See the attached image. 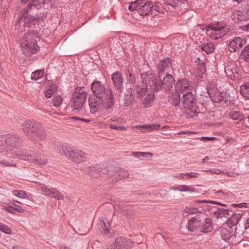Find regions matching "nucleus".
Returning a JSON list of instances; mask_svg holds the SVG:
<instances>
[{"label":"nucleus","instance_id":"58","mask_svg":"<svg viewBox=\"0 0 249 249\" xmlns=\"http://www.w3.org/2000/svg\"><path fill=\"white\" fill-rule=\"evenodd\" d=\"M198 67H199V69L200 70V71L202 73H203L205 72V69L204 68V67L203 65H200L198 66Z\"/></svg>","mask_w":249,"mask_h":249},{"label":"nucleus","instance_id":"20","mask_svg":"<svg viewBox=\"0 0 249 249\" xmlns=\"http://www.w3.org/2000/svg\"><path fill=\"white\" fill-rule=\"evenodd\" d=\"M213 229V224L211 218H206L203 222L201 221V226L199 231L200 232L207 233L211 232Z\"/></svg>","mask_w":249,"mask_h":249},{"label":"nucleus","instance_id":"40","mask_svg":"<svg viewBox=\"0 0 249 249\" xmlns=\"http://www.w3.org/2000/svg\"><path fill=\"white\" fill-rule=\"evenodd\" d=\"M3 209L11 213H14L15 211H16L19 213H22L23 212V209L20 207L14 208L11 206H6L4 207Z\"/></svg>","mask_w":249,"mask_h":249},{"label":"nucleus","instance_id":"9","mask_svg":"<svg viewBox=\"0 0 249 249\" xmlns=\"http://www.w3.org/2000/svg\"><path fill=\"white\" fill-rule=\"evenodd\" d=\"M133 246L134 243L130 239L120 237L107 249H131Z\"/></svg>","mask_w":249,"mask_h":249},{"label":"nucleus","instance_id":"57","mask_svg":"<svg viewBox=\"0 0 249 249\" xmlns=\"http://www.w3.org/2000/svg\"><path fill=\"white\" fill-rule=\"evenodd\" d=\"M215 139V137H203L201 138V140L204 141L205 140L212 141Z\"/></svg>","mask_w":249,"mask_h":249},{"label":"nucleus","instance_id":"4","mask_svg":"<svg viewBox=\"0 0 249 249\" xmlns=\"http://www.w3.org/2000/svg\"><path fill=\"white\" fill-rule=\"evenodd\" d=\"M36 35V32L34 30H29L21 41L20 45L23 53L26 56L39 51V47L35 39Z\"/></svg>","mask_w":249,"mask_h":249},{"label":"nucleus","instance_id":"33","mask_svg":"<svg viewBox=\"0 0 249 249\" xmlns=\"http://www.w3.org/2000/svg\"><path fill=\"white\" fill-rule=\"evenodd\" d=\"M241 94L245 98L249 99V82H246L240 86Z\"/></svg>","mask_w":249,"mask_h":249},{"label":"nucleus","instance_id":"11","mask_svg":"<svg viewBox=\"0 0 249 249\" xmlns=\"http://www.w3.org/2000/svg\"><path fill=\"white\" fill-rule=\"evenodd\" d=\"M210 202L207 200H196L194 202L193 206L187 207L185 212L191 214L202 213L206 207L205 204Z\"/></svg>","mask_w":249,"mask_h":249},{"label":"nucleus","instance_id":"24","mask_svg":"<svg viewBox=\"0 0 249 249\" xmlns=\"http://www.w3.org/2000/svg\"><path fill=\"white\" fill-rule=\"evenodd\" d=\"M160 125L159 124L137 125L135 126L136 128L142 129V130H141V132L143 133L151 132L154 130H157L160 128Z\"/></svg>","mask_w":249,"mask_h":249},{"label":"nucleus","instance_id":"23","mask_svg":"<svg viewBox=\"0 0 249 249\" xmlns=\"http://www.w3.org/2000/svg\"><path fill=\"white\" fill-rule=\"evenodd\" d=\"M135 95L134 89L130 88L128 89L124 96V104L126 106H128L135 101Z\"/></svg>","mask_w":249,"mask_h":249},{"label":"nucleus","instance_id":"49","mask_svg":"<svg viewBox=\"0 0 249 249\" xmlns=\"http://www.w3.org/2000/svg\"><path fill=\"white\" fill-rule=\"evenodd\" d=\"M199 174L196 172H190L185 173V179L197 178Z\"/></svg>","mask_w":249,"mask_h":249},{"label":"nucleus","instance_id":"53","mask_svg":"<svg viewBox=\"0 0 249 249\" xmlns=\"http://www.w3.org/2000/svg\"><path fill=\"white\" fill-rule=\"evenodd\" d=\"M223 102L222 103L223 105L225 104V106H228L231 103V100L230 97L228 96L226 94V96H223Z\"/></svg>","mask_w":249,"mask_h":249},{"label":"nucleus","instance_id":"8","mask_svg":"<svg viewBox=\"0 0 249 249\" xmlns=\"http://www.w3.org/2000/svg\"><path fill=\"white\" fill-rule=\"evenodd\" d=\"M181 102L184 108H187L194 114L198 112V109L197 107V99L196 95L192 92H188L184 94L181 98Z\"/></svg>","mask_w":249,"mask_h":249},{"label":"nucleus","instance_id":"13","mask_svg":"<svg viewBox=\"0 0 249 249\" xmlns=\"http://www.w3.org/2000/svg\"><path fill=\"white\" fill-rule=\"evenodd\" d=\"M40 190L46 196H50L58 200H62L64 198V195L55 188H50L46 185L42 184L40 186Z\"/></svg>","mask_w":249,"mask_h":249},{"label":"nucleus","instance_id":"2","mask_svg":"<svg viewBox=\"0 0 249 249\" xmlns=\"http://www.w3.org/2000/svg\"><path fill=\"white\" fill-rule=\"evenodd\" d=\"M91 89L94 96L97 98L104 99L106 106H110L114 103L115 98L113 91L110 88H106L105 84L100 81L95 80L91 84Z\"/></svg>","mask_w":249,"mask_h":249},{"label":"nucleus","instance_id":"26","mask_svg":"<svg viewBox=\"0 0 249 249\" xmlns=\"http://www.w3.org/2000/svg\"><path fill=\"white\" fill-rule=\"evenodd\" d=\"M155 95L152 91H149L145 95L144 98L142 102V105L144 107H149L152 106L154 101Z\"/></svg>","mask_w":249,"mask_h":249},{"label":"nucleus","instance_id":"46","mask_svg":"<svg viewBox=\"0 0 249 249\" xmlns=\"http://www.w3.org/2000/svg\"><path fill=\"white\" fill-rule=\"evenodd\" d=\"M0 230L7 234H10L11 233V229L7 225L3 224L0 222Z\"/></svg>","mask_w":249,"mask_h":249},{"label":"nucleus","instance_id":"31","mask_svg":"<svg viewBox=\"0 0 249 249\" xmlns=\"http://www.w3.org/2000/svg\"><path fill=\"white\" fill-rule=\"evenodd\" d=\"M245 116V114H244L240 111H234L231 113V118L234 120H236L237 122H240L246 119Z\"/></svg>","mask_w":249,"mask_h":249},{"label":"nucleus","instance_id":"16","mask_svg":"<svg viewBox=\"0 0 249 249\" xmlns=\"http://www.w3.org/2000/svg\"><path fill=\"white\" fill-rule=\"evenodd\" d=\"M228 219L226 221V223L229 226L230 229L233 226H235V232L239 233V231H237V224L239 220L242 218V214L240 213H234L232 211V213L231 215H229Z\"/></svg>","mask_w":249,"mask_h":249},{"label":"nucleus","instance_id":"22","mask_svg":"<svg viewBox=\"0 0 249 249\" xmlns=\"http://www.w3.org/2000/svg\"><path fill=\"white\" fill-rule=\"evenodd\" d=\"M135 89L137 97L139 99H142L147 94V86L146 83L142 82L138 84Z\"/></svg>","mask_w":249,"mask_h":249},{"label":"nucleus","instance_id":"18","mask_svg":"<svg viewBox=\"0 0 249 249\" xmlns=\"http://www.w3.org/2000/svg\"><path fill=\"white\" fill-rule=\"evenodd\" d=\"M154 8V5L151 1H144L138 9V13L142 16L149 15Z\"/></svg>","mask_w":249,"mask_h":249},{"label":"nucleus","instance_id":"44","mask_svg":"<svg viewBox=\"0 0 249 249\" xmlns=\"http://www.w3.org/2000/svg\"><path fill=\"white\" fill-rule=\"evenodd\" d=\"M173 189L174 190H178L181 192H188L191 191V188L185 185H180L174 187H173Z\"/></svg>","mask_w":249,"mask_h":249},{"label":"nucleus","instance_id":"15","mask_svg":"<svg viewBox=\"0 0 249 249\" xmlns=\"http://www.w3.org/2000/svg\"><path fill=\"white\" fill-rule=\"evenodd\" d=\"M246 43L244 37H236L229 43V50L231 52H235L240 50Z\"/></svg>","mask_w":249,"mask_h":249},{"label":"nucleus","instance_id":"5","mask_svg":"<svg viewBox=\"0 0 249 249\" xmlns=\"http://www.w3.org/2000/svg\"><path fill=\"white\" fill-rule=\"evenodd\" d=\"M55 149L60 154L64 155L77 163L84 161L87 159V154L81 151L75 152L72 148L62 145H57Z\"/></svg>","mask_w":249,"mask_h":249},{"label":"nucleus","instance_id":"17","mask_svg":"<svg viewBox=\"0 0 249 249\" xmlns=\"http://www.w3.org/2000/svg\"><path fill=\"white\" fill-rule=\"evenodd\" d=\"M201 221H202V218L198 215L193 217L188 222L187 228L188 231L191 232L196 231L197 230L199 231Z\"/></svg>","mask_w":249,"mask_h":249},{"label":"nucleus","instance_id":"29","mask_svg":"<svg viewBox=\"0 0 249 249\" xmlns=\"http://www.w3.org/2000/svg\"><path fill=\"white\" fill-rule=\"evenodd\" d=\"M118 209L120 210L123 215H127L130 217H132L131 211V207L124 203L119 204L117 205Z\"/></svg>","mask_w":249,"mask_h":249},{"label":"nucleus","instance_id":"27","mask_svg":"<svg viewBox=\"0 0 249 249\" xmlns=\"http://www.w3.org/2000/svg\"><path fill=\"white\" fill-rule=\"evenodd\" d=\"M168 102L172 106H178L180 103V97L178 93L176 91L172 92L168 96Z\"/></svg>","mask_w":249,"mask_h":249},{"label":"nucleus","instance_id":"35","mask_svg":"<svg viewBox=\"0 0 249 249\" xmlns=\"http://www.w3.org/2000/svg\"><path fill=\"white\" fill-rule=\"evenodd\" d=\"M144 1V0H137L131 2L129 5L128 9L130 11H133L136 10H138L140 5L142 4Z\"/></svg>","mask_w":249,"mask_h":249},{"label":"nucleus","instance_id":"37","mask_svg":"<svg viewBox=\"0 0 249 249\" xmlns=\"http://www.w3.org/2000/svg\"><path fill=\"white\" fill-rule=\"evenodd\" d=\"M44 75V71L43 70H36L32 72L31 74V79L34 80H37L41 79Z\"/></svg>","mask_w":249,"mask_h":249},{"label":"nucleus","instance_id":"36","mask_svg":"<svg viewBox=\"0 0 249 249\" xmlns=\"http://www.w3.org/2000/svg\"><path fill=\"white\" fill-rule=\"evenodd\" d=\"M240 56L242 59L249 62V45L246 46L242 51Z\"/></svg>","mask_w":249,"mask_h":249},{"label":"nucleus","instance_id":"21","mask_svg":"<svg viewBox=\"0 0 249 249\" xmlns=\"http://www.w3.org/2000/svg\"><path fill=\"white\" fill-rule=\"evenodd\" d=\"M190 82L186 78L179 80L176 84V90L180 92H184L186 89H190Z\"/></svg>","mask_w":249,"mask_h":249},{"label":"nucleus","instance_id":"28","mask_svg":"<svg viewBox=\"0 0 249 249\" xmlns=\"http://www.w3.org/2000/svg\"><path fill=\"white\" fill-rule=\"evenodd\" d=\"M210 98L212 101L217 103H222L223 102V96H226L225 92L216 91L214 94H210Z\"/></svg>","mask_w":249,"mask_h":249},{"label":"nucleus","instance_id":"60","mask_svg":"<svg viewBox=\"0 0 249 249\" xmlns=\"http://www.w3.org/2000/svg\"><path fill=\"white\" fill-rule=\"evenodd\" d=\"M209 171L211 172V173H214V174H217L219 173V172L218 170L214 169H210Z\"/></svg>","mask_w":249,"mask_h":249},{"label":"nucleus","instance_id":"56","mask_svg":"<svg viewBox=\"0 0 249 249\" xmlns=\"http://www.w3.org/2000/svg\"><path fill=\"white\" fill-rule=\"evenodd\" d=\"M154 8L155 10L160 11V10H161V5L158 2H155V5H154Z\"/></svg>","mask_w":249,"mask_h":249},{"label":"nucleus","instance_id":"59","mask_svg":"<svg viewBox=\"0 0 249 249\" xmlns=\"http://www.w3.org/2000/svg\"><path fill=\"white\" fill-rule=\"evenodd\" d=\"M213 191L214 192L215 194L217 195L218 196H221V195L224 194V193L221 190L217 191H215V190H213Z\"/></svg>","mask_w":249,"mask_h":249},{"label":"nucleus","instance_id":"63","mask_svg":"<svg viewBox=\"0 0 249 249\" xmlns=\"http://www.w3.org/2000/svg\"><path fill=\"white\" fill-rule=\"evenodd\" d=\"M60 249H70V248L68 247H67L65 245H61L60 247Z\"/></svg>","mask_w":249,"mask_h":249},{"label":"nucleus","instance_id":"25","mask_svg":"<svg viewBox=\"0 0 249 249\" xmlns=\"http://www.w3.org/2000/svg\"><path fill=\"white\" fill-rule=\"evenodd\" d=\"M232 213V211L227 208H219L213 212V215L217 218L228 217Z\"/></svg>","mask_w":249,"mask_h":249},{"label":"nucleus","instance_id":"61","mask_svg":"<svg viewBox=\"0 0 249 249\" xmlns=\"http://www.w3.org/2000/svg\"><path fill=\"white\" fill-rule=\"evenodd\" d=\"M185 177V173H181L178 175V178L179 179H186Z\"/></svg>","mask_w":249,"mask_h":249},{"label":"nucleus","instance_id":"62","mask_svg":"<svg viewBox=\"0 0 249 249\" xmlns=\"http://www.w3.org/2000/svg\"><path fill=\"white\" fill-rule=\"evenodd\" d=\"M75 118L77 119V120H81L82 121H84V122H89V120H87V119H83V118H77V117Z\"/></svg>","mask_w":249,"mask_h":249},{"label":"nucleus","instance_id":"30","mask_svg":"<svg viewBox=\"0 0 249 249\" xmlns=\"http://www.w3.org/2000/svg\"><path fill=\"white\" fill-rule=\"evenodd\" d=\"M233 236L232 232L231 229L223 228L221 231V236L222 239L227 242H229Z\"/></svg>","mask_w":249,"mask_h":249},{"label":"nucleus","instance_id":"51","mask_svg":"<svg viewBox=\"0 0 249 249\" xmlns=\"http://www.w3.org/2000/svg\"><path fill=\"white\" fill-rule=\"evenodd\" d=\"M244 221L245 231L243 232V233H244L245 232H246L247 233H249V217L247 219L245 218Z\"/></svg>","mask_w":249,"mask_h":249},{"label":"nucleus","instance_id":"64","mask_svg":"<svg viewBox=\"0 0 249 249\" xmlns=\"http://www.w3.org/2000/svg\"><path fill=\"white\" fill-rule=\"evenodd\" d=\"M210 158L209 156H206L204 158H203L202 159V162L203 163H204L205 162V160H209Z\"/></svg>","mask_w":249,"mask_h":249},{"label":"nucleus","instance_id":"19","mask_svg":"<svg viewBox=\"0 0 249 249\" xmlns=\"http://www.w3.org/2000/svg\"><path fill=\"white\" fill-rule=\"evenodd\" d=\"M174 81V78L171 74H166L161 82L163 89L166 92L171 91Z\"/></svg>","mask_w":249,"mask_h":249},{"label":"nucleus","instance_id":"43","mask_svg":"<svg viewBox=\"0 0 249 249\" xmlns=\"http://www.w3.org/2000/svg\"><path fill=\"white\" fill-rule=\"evenodd\" d=\"M63 101V99L60 95H57L53 97V105L55 107H58L61 105Z\"/></svg>","mask_w":249,"mask_h":249},{"label":"nucleus","instance_id":"52","mask_svg":"<svg viewBox=\"0 0 249 249\" xmlns=\"http://www.w3.org/2000/svg\"><path fill=\"white\" fill-rule=\"evenodd\" d=\"M127 79L129 82L133 83L135 82V76L130 71L127 73Z\"/></svg>","mask_w":249,"mask_h":249},{"label":"nucleus","instance_id":"12","mask_svg":"<svg viewBox=\"0 0 249 249\" xmlns=\"http://www.w3.org/2000/svg\"><path fill=\"white\" fill-rule=\"evenodd\" d=\"M171 65V59L169 57H166L161 59L156 66L159 77L163 76L165 72H168Z\"/></svg>","mask_w":249,"mask_h":249},{"label":"nucleus","instance_id":"38","mask_svg":"<svg viewBox=\"0 0 249 249\" xmlns=\"http://www.w3.org/2000/svg\"><path fill=\"white\" fill-rule=\"evenodd\" d=\"M18 158L20 159L25 160H28L32 162H33L34 160V156L31 154H29L28 153H21L19 154L18 155Z\"/></svg>","mask_w":249,"mask_h":249},{"label":"nucleus","instance_id":"3","mask_svg":"<svg viewBox=\"0 0 249 249\" xmlns=\"http://www.w3.org/2000/svg\"><path fill=\"white\" fill-rule=\"evenodd\" d=\"M22 130L36 141L45 140L47 134L42 124L36 121L27 120L21 125Z\"/></svg>","mask_w":249,"mask_h":249},{"label":"nucleus","instance_id":"39","mask_svg":"<svg viewBox=\"0 0 249 249\" xmlns=\"http://www.w3.org/2000/svg\"><path fill=\"white\" fill-rule=\"evenodd\" d=\"M17 141V139L14 135L8 136L5 140V143L10 146L14 145Z\"/></svg>","mask_w":249,"mask_h":249},{"label":"nucleus","instance_id":"48","mask_svg":"<svg viewBox=\"0 0 249 249\" xmlns=\"http://www.w3.org/2000/svg\"><path fill=\"white\" fill-rule=\"evenodd\" d=\"M55 89H53V88L50 87L48 89L46 90L44 92V95L46 97L49 98H51L55 91Z\"/></svg>","mask_w":249,"mask_h":249},{"label":"nucleus","instance_id":"42","mask_svg":"<svg viewBox=\"0 0 249 249\" xmlns=\"http://www.w3.org/2000/svg\"><path fill=\"white\" fill-rule=\"evenodd\" d=\"M34 160H33V162L35 163L36 164L43 165L46 164L47 162V160L45 157H43V158H37L34 156Z\"/></svg>","mask_w":249,"mask_h":249},{"label":"nucleus","instance_id":"32","mask_svg":"<svg viewBox=\"0 0 249 249\" xmlns=\"http://www.w3.org/2000/svg\"><path fill=\"white\" fill-rule=\"evenodd\" d=\"M184 0H163L165 4L172 6L174 8L181 7Z\"/></svg>","mask_w":249,"mask_h":249},{"label":"nucleus","instance_id":"34","mask_svg":"<svg viewBox=\"0 0 249 249\" xmlns=\"http://www.w3.org/2000/svg\"><path fill=\"white\" fill-rule=\"evenodd\" d=\"M201 50L209 54L213 53L214 50V45L213 43L209 42L201 45Z\"/></svg>","mask_w":249,"mask_h":249},{"label":"nucleus","instance_id":"55","mask_svg":"<svg viewBox=\"0 0 249 249\" xmlns=\"http://www.w3.org/2000/svg\"><path fill=\"white\" fill-rule=\"evenodd\" d=\"M119 176H121L119 178V179H121V178H126L128 176V173L125 170H122L120 172V174H119Z\"/></svg>","mask_w":249,"mask_h":249},{"label":"nucleus","instance_id":"7","mask_svg":"<svg viewBox=\"0 0 249 249\" xmlns=\"http://www.w3.org/2000/svg\"><path fill=\"white\" fill-rule=\"evenodd\" d=\"M224 28V25L220 23L211 24L207 27L206 34L213 39H218L226 35Z\"/></svg>","mask_w":249,"mask_h":249},{"label":"nucleus","instance_id":"1","mask_svg":"<svg viewBox=\"0 0 249 249\" xmlns=\"http://www.w3.org/2000/svg\"><path fill=\"white\" fill-rule=\"evenodd\" d=\"M43 3V0H32L28 4L27 8L20 10L17 18L18 20L15 24L16 29L18 30L22 26L24 27L31 28L32 24L34 25L38 21V17L36 16L33 17L29 15V10L33 6L38 9L41 8Z\"/></svg>","mask_w":249,"mask_h":249},{"label":"nucleus","instance_id":"14","mask_svg":"<svg viewBox=\"0 0 249 249\" xmlns=\"http://www.w3.org/2000/svg\"><path fill=\"white\" fill-rule=\"evenodd\" d=\"M111 79L116 89L121 93L123 89L124 82L122 73L120 71H116L111 74Z\"/></svg>","mask_w":249,"mask_h":249},{"label":"nucleus","instance_id":"54","mask_svg":"<svg viewBox=\"0 0 249 249\" xmlns=\"http://www.w3.org/2000/svg\"><path fill=\"white\" fill-rule=\"evenodd\" d=\"M109 127L111 129L117 130H124L125 129V128L124 126H117L114 124H110Z\"/></svg>","mask_w":249,"mask_h":249},{"label":"nucleus","instance_id":"6","mask_svg":"<svg viewBox=\"0 0 249 249\" xmlns=\"http://www.w3.org/2000/svg\"><path fill=\"white\" fill-rule=\"evenodd\" d=\"M87 93L84 87L77 88L71 99V107L74 110L81 109L86 102Z\"/></svg>","mask_w":249,"mask_h":249},{"label":"nucleus","instance_id":"41","mask_svg":"<svg viewBox=\"0 0 249 249\" xmlns=\"http://www.w3.org/2000/svg\"><path fill=\"white\" fill-rule=\"evenodd\" d=\"M132 155L137 158L142 159V158L147 157L148 155L152 156V154L149 152H133Z\"/></svg>","mask_w":249,"mask_h":249},{"label":"nucleus","instance_id":"45","mask_svg":"<svg viewBox=\"0 0 249 249\" xmlns=\"http://www.w3.org/2000/svg\"><path fill=\"white\" fill-rule=\"evenodd\" d=\"M99 224L101 226V227L103 229L104 233L106 234H108V233L109 232V230L108 229V223L107 224L104 220L101 219L99 221Z\"/></svg>","mask_w":249,"mask_h":249},{"label":"nucleus","instance_id":"47","mask_svg":"<svg viewBox=\"0 0 249 249\" xmlns=\"http://www.w3.org/2000/svg\"><path fill=\"white\" fill-rule=\"evenodd\" d=\"M13 193L14 196L19 198H24L26 196L25 192L23 190H14Z\"/></svg>","mask_w":249,"mask_h":249},{"label":"nucleus","instance_id":"10","mask_svg":"<svg viewBox=\"0 0 249 249\" xmlns=\"http://www.w3.org/2000/svg\"><path fill=\"white\" fill-rule=\"evenodd\" d=\"M114 104V103H112V104L109 105L110 106H106L104 102V99L97 97L89 98V99L90 112L92 114H95L98 111L101 105H103L104 107L107 109L113 107Z\"/></svg>","mask_w":249,"mask_h":249},{"label":"nucleus","instance_id":"50","mask_svg":"<svg viewBox=\"0 0 249 249\" xmlns=\"http://www.w3.org/2000/svg\"><path fill=\"white\" fill-rule=\"evenodd\" d=\"M154 91L158 92L160 90L163 89L162 85H161V83H158L154 82V85L152 87Z\"/></svg>","mask_w":249,"mask_h":249}]
</instances>
